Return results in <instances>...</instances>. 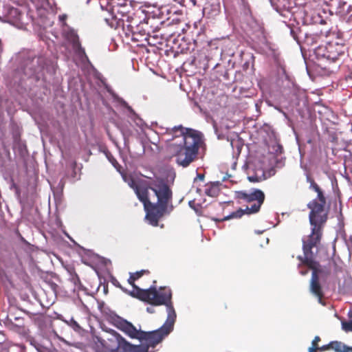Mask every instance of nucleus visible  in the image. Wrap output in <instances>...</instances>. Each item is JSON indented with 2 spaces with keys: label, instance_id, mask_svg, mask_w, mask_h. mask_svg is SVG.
Wrapping results in <instances>:
<instances>
[{
  "label": "nucleus",
  "instance_id": "a211bd4d",
  "mask_svg": "<svg viewBox=\"0 0 352 352\" xmlns=\"http://www.w3.org/2000/svg\"><path fill=\"white\" fill-rule=\"evenodd\" d=\"M331 349L336 352H352V347H349L342 344L341 342L332 341Z\"/></svg>",
  "mask_w": 352,
  "mask_h": 352
},
{
  "label": "nucleus",
  "instance_id": "2f4dec72",
  "mask_svg": "<svg viewBox=\"0 0 352 352\" xmlns=\"http://www.w3.org/2000/svg\"><path fill=\"white\" fill-rule=\"evenodd\" d=\"M300 273L302 276H305L308 273V270H300Z\"/></svg>",
  "mask_w": 352,
  "mask_h": 352
},
{
  "label": "nucleus",
  "instance_id": "7ed1b4c3",
  "mask_svg": "<svg viewBox=\"0 0 352 352\" xmlns=\"http://www.w3.org/2000/svg\"><path fill=\"white\" fill-rule=\"evenodd\" d=\"M157 198L156 204L151 202V208L146 214L150 224L157 226L159 220L166 213L173 210V192L164 181H159L150 187Z\"/></svg>",
  "mask_w": 352,
  "mask_h": 352
},
{
  "label": "nucleus",
  "instance_id": "4468645a",
  "mask_svg": "<svg viewBox=\"0 0 352 352\" xmlns=\"http://www.w3.org/2000/svg\"><path fill=\"white\" fill-rule=\"evenodd\" d=\"M203 11L208 18H214L220 13V3L218 0H210L206 3Z\"/></svg>",
  "mask_w": 352,
  "mask_h": 352
},
{
  "label": "nucleus",
  "instance_id": "7c9ffc66",
  "mask_svg": "<svg viewBox=\"0 0 352 352\" xmlns=\"http://www.w3.org/2000/svg\"><path fill=\"white\" fill-rule=\"evenodd\" d=\"M66 18H67V15H65V14H63V15H60L59 16V19L61 21H64L66 19Z\"/></svg>",
  "mask_w": 352,
  "mask_h": 352
},
{
  "label": "nucleus",
  "instance_id": "c756f323",
  "mask_svg": "<svg viewBox=\"0 0 352 352\" xmlns=\"http://www.w3.org/2000/svg\"><path fill=\"white\" fill-rule=\"evenodd\" d=\"M109 160H110V162L113 164V165L114 166H116V164H118V162L116 161V159H114L113 157L112 159H110V158H109Z\"/></svg>",
  "mask_w": 352,
  "mask_h": 352
},
{
  "label": "nucleus",
  "instance_id": "e433bc0d",
  "mask_svg": "<svg viewBox=\"0 0 352 352\" xmlns=\"http://www.w3.org/2000/svg\"><path fill=\"white\" fill-rule=\"evenodd\" d=\"M199 178L201 179V180H203L204 179V175H199Z\"/></svg>",
  "mask_w": 352,
  "mask_h": 352
},
{
  "label": "nucleus",
  "instance_id": "f704fd0d",
  "mask_svg": "<svg viewBox=\"0 0 352 352\" xmlns=\"http://www.w3.org/2000/svg\"><path fill=\"white\" fill-rule=\"evenodd\" d=\"M193 6H195L197 5L196 0H188Z\"/></svg>",
  "mask_w": 352,
  "mask_h": 352
},
{
  "label": "nucleus",
  "instance_id": "393cba45",
  "mask_svg": "<svg viewBox=\"0 0 352 352\" xmlns=\"http://www.w3.org/2000/svg\"><path fill=\"white\" fill-rule=\"evenodd\" d=\"M105 21L111 26V27H114L116 25H118V17L116 15H113V14H112V16H111V18H108V17H106L104 19ZM118 20H120V19H118Z\"/></svg>",
  "mask_w": 352,
  "mask_h": 352
},
{
  "label": "nucleus",
  "instance_id": "5701e85b",
  "mask_svg": "<svg viewBox=\"0 0 352 352\" xmlns=\"http://www.w3.org/2000/svg\"><path fill=\"white\" fill-rule=\"evenodd\" d=\"M131 6L134 7L138 5H140V7H150L151 3L148 0H129Z\"/></svg>",
  "mask_w": 352,
  "mask_h": 352
},
{
  "label": "nucleus",
  "instance_id": "20e7f679",
  "mask_svg": "<svg viewBox=\"0 0 352 352\" xmlns=\"http://www.w3.org/2000/svg\"><path fill=\"white\" fill-rule=\"evenodd\" d=\"M309 219L311 225V233L302 239L304 256H298L297 258L301 262V264H309L311 267H313L314 253L312 249L317 248L320 245L323 236V228L327 221V217L309 216Z\"/></svg>",
  "mask_w": 352,
  "mask_h": 352
},
{
  "label": "nucleus",
  "instance_id": "dca6fc26",
  "mask_svg": "<svg viewBox=\"0 0 352 352\" xmlns=\"http://www.w3.org/2000/svg\"><path fill=\"white\" fill-rule=\"evenodd\" d=\"M220 182H210L207 184L204 188V192L206 195L212 197H217L220 192Z\"/></svg>",
  "mask_w": 352,
  "mask_h": 352
},
{
  "label": "nucleus",
  "instance_id": "a878e982",
  "mask_svg": "<svg viewBox=\"0 0 352 352\" xmlns=\"http://www.w3.org/2000/svg\"><path fill=\"white\" fill-rule=\"evenodd\" d=\"M331 342L328 344L323 345L322 346H319L318 350L320 351H324L331 349Z\"/></svg>",
  "mask_w": 352,
  "mask_h": 352
},
{
  "label": "nucleus",
  "instance_id": "9d476101",
  "mask_svg": "<svg viewBox=\"0 0 352 352\" xmlns=\"http://www.w3.org/2000/svg\"><path fill=\"white\" fill-rule=\"evenodd\" d=\"M117 327L131 338L139 340L142 331L138 330L136 327L126 320L120 319L117 322Z\"/></svg>",
  "mask_w": 352,
  "mask_h": 352
},
{
  "label": "nucleus",
  "instance_id": "aec40b11",
  "mask_svg": "<svg viewBox=\"0 0 352 352\" xmlns=\"http://www.w3.org/2000/svg\"><path fill=\"white\" fill-rule=\"evenodd\" d=\"M127 1H129V0H111V3L113 6V12L116 9L118 12H123L119 10V8L126 6Z\"/></svg>",
  "mask_w": 352,
  "mask_h": 352
},
{
  "label": "nucleus",
  "instance_id": "0eeeda50",
  "mask_svg": "<svg viewBox=\"0 0 352 352\" xmlns=\"http://www.w3.org/2000/svg\"><path fill=\"white\" fill-rule=\"evenodd\" d=\"M346 50L344 43H339L337 41L328 42L325 45L318 46L315 50V54L318 58H324L332 62L339 59L344 56Z\"/></svg>",
  "mask_w": 352,
  "mask_h": 352
},
{
  "label": "nucleus",
  "instance_id": "6e6552de",
  "mask_svg": "<svg viewBox=\"0 0 352 352\" xmlns=\"http://www.w3.org/2000/svg\"><path fill=\"white\" fill-rule=\"evenodd\" d=\"M148 270H141L139 272H136L135 273H132L130 274V276L128 279V283L134 288V291L129 292V294L135 297L139 300L140 298L138 297V294L140 293V291H152L155 292L157 293V296H160L162 294H168L169 293L170 295V299H172V292L170 288L166 287H161L159 290H157L155 287H151L150 288L147 289H142L137 287L135 284V281L138 279H139L142 276H143L144 274H148Z\"/></svg>",
  "mask_w": 352,
  "mask_h": 352
},
{
  "label": "nucleus",
  "instance_id": "f3484780",
  "mask_svg": "<svg viewBox=\"0 0 352 352\" xmlns=\"http://www.w3.org/2000/svg\"><path fill=\"white\" fill-rule=\"evenodd\" d=\"M67 38L73 44L74 47L76 48V51L78 52H84V50L81 47L77 33L74 31H69L67 33Z\"/></svg>",
  "mask_w": 352,
  "mask_h": 352
},
{
  "label": "nucleus",
  "instance_id": "39448f33",
  "mask_svg": "<svg viewBox=\"0 0 352 352\" xmlns=\"http://www.w3.org/2000/svg\"><path fill=\"white\" fill-rule=\"evenodd\" d=\"M236 198L242 199L248 203H253L250 206H247L245 210L239 209L233 212L230 215L225 217L222 219H214L215 221H222L232 218H239L244 214H254L260 210V208L265 201V194L259 189H254L252 192L248 193L244 191L236 192Z\"/></svg>",
  "mask_w": 352,
  "mask_h": 352
},
{
  "label": "nucleus",
  "instance_id": "2eb2a0df",
  "mask_svg": "<svg viewBox=\"0 0 352 352\" xmlns=\"http://www.w3.org/2000/svg\"><path fill=\"white\" fill-rule=\"evenodd\" d=\"M7 17L10 23L18 25L21 23L22 14L18 8H10L8 9Z\"/></svg>",
  "mask_w": 352,
  "mask_h": 352
},
{
  "label": "nucleus",
  "instance_id": "473e14b6",
  "mask_svg": "<svg viewBox=\"0 0 352 352\" xmlns=\"http://www.w3.org/2000/svg\"><path fill=\"white\" fill-rule=\"evenodd\" d=\"M146 311L150 314H153L155 311L153 307H147Z\"/></svg>",
  "mask_w": 352,
  "mask_h": 352
},
{
  "label": "nucleus",
  "instance_id": "a19ab883",
  "mask_svg": "<svg viewBox=\"0 0 352 352\" xmlns=\"http://www.w3.org/2000/svg\"><path fill=\"white\" fill-rule=\"evenodd\" d=\"M23 322L21 324H19V326H23Z\"/></svg>",
  "mask_w": 352,
  "mask_h": 352
},
{
  "label": "nucleus",
  "instance_id": "58836bf2",
  "mask_svg": "<svg viewBox=\"0 0 352 352\" xmlns=\"http://www.w3.org/2000/svg\"><path fill=\"white\" fill-rule=\"evenodd\" d=\"M38 70H39V68H38H38H36V69H34V74L37 73V72H38Z\"/></svg>",
  "mask_w": 352,
  "mask_h": 352
},
{
  "label": "nucleus",
  "instance_id": "bb28decb",
  "mask_svg": "<svg viewBox=\"0 0 352 352\" xmlns=\"http://www.w3.org/2000/svg\"><path fill=\"white\" fill-rule=\"evenodd\" d=\"M320 341V338L319 336H316L314 339L312 341V346L315 347H319L318 346V342Z\"/></svg>",
  "mask_w": 352,
  "mask_h": 352
},
{
  "label": "nucleus",
  "instance_id": "6ab92c4d",
  "mask_svg": "<svg viewBox=\"0 0 352 352\" xmlns=\"http://www.w3.org/2000/svg\"><path fill=\"white\" fill-rule=\"evenodd\" d=\"M266 179L265 171L258 170L254 175L248 176V180L251 182H260Z\"/></svg>",
  "mask_w": 352,
  "mask_h": 352
},
{
  "label": "nucleus",
  "instance_id": "ddd939ff",
  "mask_svg": "<svg viewBox=\"0 0 352 352\" xmlns=\"http://www.w3.org/2000/svg\"><path fill=\"white\" fill-rule=\"evenodd\" d=\"M139 200L143 203L144 208L146 211V213L151 208V202L150 201L148 196V190L147 188L143 186L141 183L135 190H134Z\"/></svg>",
  "mask_w": 352,
  "mask_h": 352
},
{
  "label": "nucleus",
  "instance_id": "412c9836",
  "mask_svg": "<svg viewBox=\"0 0 352 352\" xmlns=\"http://www.w3.org/2000/svg\"><path fill=\"white\" fill-rule=\"evenodd\" d=\"M124 179L133 190L141 184V182H138L131 176H124Z\"/></svg>",
  "mask_w": 352,
  "mask_h": 352
},
{
  "label": "nucleus",
  "instance_id": "1a4fd4ad",
  "mask_svg": "<svg viewBox=\"0 0 352 352\" xmlns=\"http://www.w3.org/2000/svg\"><path fill=\"white\" fill-rule=\"evenodd\" d=\"M129 32H126L128 37H131V41L141 43L143 45L144 41L148 40L149 32L148 31V23L143 21L133 27L131 25H127Z\"/></svg>",
  "mask_w": 352,
  "mask_h": 352
},
{
  "label": "nucleus",
  "instance_id": "72a5a7b5",
  "mask_svg": "<svg viewBox=\"0 0 352 352\" xmlns=\"http://www.w3.org/2000/svg\"><path fill=\"white\" fill-rule=\"evenodd\" d=\"M44 61V59L41 57H39L36 59L37 63H43Z\"/></svg>",
  "mask_w": 352,
  "mask_h": 352
},
{
  "label": "nucleus",
  "instance_id": "79ce46f5",
  "mask_svg": "<svg viewBox=\"0 0 352 352\" xmlns=\"http://www.w3.org/2000/svg\"><path fill=\"white\" fill-rule=\"evenodd\" d=\"M350 8H351V9H352V6Z\"/></svg>",
  "mask_w": 352,
  "mask_h": 352
},
{
  "label": "nucleus",
  "instance_id": "9b49d317",
  "mask_svg": "<svg viewBox=\"0 0 352 352\" xmlns=\"http://www.w3.org/2000/svg\"><path fill=\"white\" fill-rule=\"evenodd\" d=\"M313 262L314 263V264L312 265L313 267H311L309 264L304 265L307 266L312 272H316L317 276L319 277V278L326 279L330 276L331 271L329 266H321L319 263L316 261L314 258ZM302 265L301 263L299 264L298 267L300 268Z\"/></svg>",
  "mask_w": 352,
  "mask_h": 352
},
{
  "label": "nucleus",
  "instance_id": "b1692460",
  "mask_svg": "<svg viewBox=\"0 0 352 352\" xmlns=\"http://www.w3.org/2000/svg\"><path fill=\"white\" fill-rule=\"evenodd\" d=\"M348 316L350 320L348 322H343L342 323V328L346 331H352V311H349Z\"/></svg>",
  "mask_w": 352,
  "mask_h": 352
},
{
  "label": "nucleus",
  "instance_id": "423d86ee",
  "mask_svg": "<svg viewBox=\"0 0 352 352\" xmlns=\"http://www.w3.org/2000/svg\"><path fill=\"white\" fill-rule=\"evenodd\" d=\"M306 179L307 182L309 184V189L317 193L316 198L307 204L308 208L310 209L309 216L317 217L325 216L328 217L327 212L324 210L327 204V199L323 190L311 175H307Z\"/></svg>",
  "mask_w": 352,
  "mask_h": 352
},
{
  "label": "nucleus",
  "instance_id": "c9c22d12",
  "mask_svg": "<svg viewBox=\"0 0 352 352\" xmlns=\"http://www.w3.org/2000/svg\"><path fill=\"white\" fill-rule=\"evenodd\" d=\"M14 320H19H19L23 321V318H19V317H14Z\"/></svg>",
  "mask_w": 352,
  "mask_h": 352
},
{
  "label": "nucleus",
  "instance_id": "f257e3e1",
  "mask_svg": "<svg viewBox=\"0 0 352 352\" xmlns=\"http://www.w3.org/2000/svg\"><path fill=\"white\" fill-rule=\"evenodd\" d=\"M165 135L169 136L167 141L182 137V144L169 146L170 151L176 157V162L179 165L187 167L197 159L199 148L203 144L201 132L178 125L167 128Z\"/></svg>",
  "mask_w": 352,
  "mask_h": 352
},
{
  "label": "nucleus",
  "instance_id": "4be33fe9",
  "mask_svg": "<svg viewBox=\"0 0 352 352\" xmlns=\"http://www.w3.org/2000/svg\"><path fill=\"white\" fill-rule=\"evenodd\" d=\"M128 344L131 348V352H148L150 347L148 344L146 346Z\"/></svg>",
  "mask_w": 352,
  "mask_h": 352
},
{
  "label": "nucleus",
  "instance_id": "f03ea898",
  "mask_svg": "<svg viewBox=\"0 0 352 352\" xmlns=\"http://www.w3.org/2000/svg\"><path fill=\"white\" fill-rule=\"evenodd\" d=\"M138 297L140 298V300L150 305L155 306L165 305L166 307L167 318L164 324L155 331H142L140 338H139L140 340L146 341L148 346L155 347L173 330L176 321L177 315L170 299V295L168 293L157 296L155 292L148 290L140 291Z\"/></svg>",
  "mask_w": 352,
  "mask_h": 352
},
{
  "label": "nucleus",
  "instance_id": "4c0bfd02",
  "mask_svg": "<svg viewBox=\"0 0 352 352\" xmlns=\"http://www.w3.org/2000/svg\"><path fill=\"white\" fill-rule=\"evenodd\" d=\"M2 52V43H1V41H0V54Z\"/></svg>",
  "mask_w": 352,
  "mask_h": 352
},
{
  "label": "nucleus",
  "instance_id": "c85d7f7f",
  "mask_svg": "<svg viewBox=\"0 0 352 352\" xmlns=\"http://www.w3.org/2000/svg\"><path fill=\"white\" fill-rule=\"evenodd\" d=\"M318 347H314L311 346V347L309 349V352H316V351H318Z\"/></svg>",
  "mask_w": 352,
  "mask_h": 352
},
{
  "label": "nucleus",
  "instance_id": "ea45409f",
  "mask_svg": "<svg viewBox=\"0 0 352 352\" xmlns=\"http://www.w3.org/2000/svg\"><path fill=\"white\" fill-rule=\"evenodd\" d=\"M12 315L10 316V318H8L9 320H10L11 322H12Z\"/></svg>",
  "mask_w": 352,
  "mask_h": 352
},
{
  "label": "nucleus",
  "instance_id": "cd10ccee",
  "mask_svg": "<svg viewBox=\"0 0 352 352\" xmlns=\"http://www.w3.org/2000/svg\"><path fill=\"white\" fill-rule=\"evenodd\" d=\"M113 285L116 287L121 289L123 292H124L126 293L127 292V290L126 289H124V287H122V285L120 284V283L118 281L116 280L115 282H113Z\"/></svg>",
  "mask_w": 352,
  "mask_h": 352
},
{
  "label": "nucleus",
  "instance_id": "f8f14e48",
  "mask_svg": "<svg viewBox=\"0 0 352 352\" xmlns=\"http://www.w3.org/2000/svg\"><path fill=\"white\" fill-rule=\"evenodd\" d=\"M310 292L318 298L319 302H322L324 294L322 287L319 283V277L317 276L316 272H312L310 281Z\"/></svg>",
  "mask_w": 352,
  "mask_h": 352
}]
</instances>
